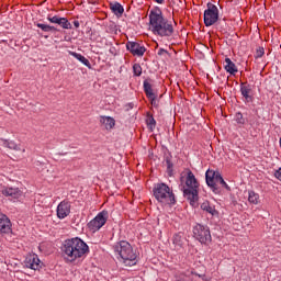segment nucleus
<instances>
[{"label":"nucleus","mask_w":281,"mask_h":281,"mask_svg":"<svg viewBox=\"0 0 281 281\" xmlns=\"http://www.w3.org/2000/svg\"><path fill=\"white\" fill-rule=\"evenodd\" d=\"M201 184L190 168H186L180 172L179 188L183 193L184 199L189 201L192 207L199 205V188Z\"/></svg>","instance_id":"f257e3e1"},{"label":"nucleus","mask_w":281,"mask_h":281,"mask_svg":"<svg viewBox=\"0 0 281 281\" xmlns=\"http://www.w3.org/2000/svg\"><path fill=\"white\" fill-rule=\"evenodd\" d=\"M89 254V245L79 237L64 240L61 244V256L68 262H76Z\"/></svg>","instance_id":"f03ea898"},{"label":"nucleus","mask_w":281,"mask_h":281,"mask_svg":"<svg viewBox=\"0 0 281 281\" xmlns=\"http://www.w3.org/2000/svg\"><path fill=\"white\" fill-rule=\"evenodd\" d=\"M149 27L158 36H172V32H175L172 24L164 19L161 10H151L149 12Z\"/></svg>","instance_id":"7ed1b4c3"},{"label":"nucleus","mask_w":281,"mask_h":281,"mask_svg":"<svg viewBox=\"0 0 281 281\" xmlns=\"http://www.w3.org/2000/svg\"><path fill=\"white\" fill-rule=\"evenodd\" d=\"M113 250L125 267H135L137 265V252L133 249L131 243L126 240L117 241L113 245Z\"/></svg>","instance_id":"20e7f679"},{"label":"nucleus","mask_w":281,"mask_h":281,"mask_svg":"<svg viewBox=\"0 0 281 281\" xmlns=\"http://www.w3.org/2000/svg\"><path fill=\"white\" fill-rule=\"evenodd\" d=\"M153 192L155 199L158 201V203H162V205L172 207V205L177 203V200L175 199V192H172L170 187L164 182L155 184Z\"/></svg>","instance_id":"39448f33"},{"label":"nucleus","mask_w":281,"mask_h":281,"mask_svg":"<svg viewBox=\"0 0 281 281\" xmlns=\"http://www.w3.org/2000/svg\"><path fill=\"white\" fill-rule=\"evenodd\" d=\"M193 238L201 243V245L212 243V233H210V227L203 224H196L193 226Z\"/></svg>","instance_id":"423d86ee"},{"label":"nucleus","mask_w":281,"mask_h":281,"mask_svg":"<svg viewBox=\"0 0 281 281\" xmlns=\"http://www.w3.org/2000/svg\"><path fill=\"white\" fill-rule=\"evenodd\" d=\"M109 221V211H101L93 220L88 223L90 232H100Z\"/></svg>","instance_id":"0eeeda50"},{"label":"nucleus","mask_w":281,"mask_h":281,"mask_svg":"<svg viewBox=\"0 0 281 281\" xmlns=\"http://www.w3.org/2000/svg\"><path fill=\"white\" fill-rule=\"evenodd\" d=\"M206 10L204 11V25L206 27H212L218 21V7L209 2L206 4Z\"/></svg>","instance_id":"6e6552de"},{"label":"nucleus","mask_w":281,"mask_h":281,"mask_svg":"<svg viewBox=\"0 0 281 281\" xmlns=\"http://www.w3.org/2000/svg\"><path fill=\"white\" fill-rule=\"evenodd\" d=\"M205 179H206V184L211 190L216 194L218 193V187H216V183H218L222 179L223 176L221 175V171H214V170H207L205 172Z\"/></svg>","instance_id":"1a4fd4ad"},{"label":"nucleus","mask_w":281,"mask_h":281,"mask_svg":"<svg viewBox=\"0 0 281 281\" xmlns=\"http://www.w3.org/2000/svg\"><path fill=\"white\" fill-rule=\"evenodd\" d=\"M24 266L26 267V269H32L33 271H40L41 269H43V262H41V259L36 254L26 256L24 260Z\"/></svg>","instance_id":"9d476101"},{"label":"nucleus","mask_w":281,"mask_h":281,"mask_svg":"<svg viewBox=\"0 0 281 281\" xmlns=\"http://www.w3.org/2000/svg\"><path fill=\"white\" fill-rule=\"evenodd\" d=\"M71 214V202L64 200L57 205V217L63 220Z\"/></svg>","instance_id":"9b49d317"},{"label":"nucleus","mask_w":281,"mask_h":281,"mask_svg":"<svg viewBox=\"0 0 281 281\" xmlns=\"http://www.w3.org/2000/svg\"><path fill=\"white\" fill-rule=\"evenodd\" d=\"M12 234V222L5 214H0V235Z\"/></svg>","instance_id":"f8f14e48"},{"label":"nucleus","mask_w":281,"mask_h":281,"mask_svg":"<svg viewBox=\"0 0 281 281\" xmlns=\"http://www.w3.org/2000/svg\"><path fill=\"white\" fill-rule=\"evenodd\" d=\"M47 21H49V23L60 25V27H63L64 30H71V23L69 22V20H67V18H60L58 15L52 16V14H48Z\"/></svg>","instance_id":"ddd939ff"},{"label":"nucleus","mask_w":281,"mask_h":281,"mask_svg":"<svg viewBox=\"0 0 281 281\" xmlns=\"http://www.w3.org/2000/svg\"><path fill=\"white\" fill-rule=\"evenodd\" d=\"M126 49L133 54V56H144L146 54V47L139 45L137 42H127Z\"/></svg>","instance_id":"4468645a"},{"label":"nucleus","mask_w":281,"mask_h":281,"mask_svg":"<svg viewBox=\"0 0 281 281\" xmlns=\"http://www.w3.org/2000/svg\"><path fill=\"white\" fill-rule=\"evenodd\" d=\"M144 91L147 95V98L150 100L153 106H159V101H157V95L153 92V86L148 80L144 81Z\"/></svg>","instance_id":"2eb2a0df"},{"label":"nucleus","mask_w":281,"mask_h":281,"mask_svg":"<svg viewBox=\"0 0 281 281\" xmlns=\"http://www.w3.org/2000/svg\"><path fill=\"white\" fill-rule=\"evenodd\" d=\"M2 194L3 196H10L11 199H20L23 192H21L19 188L7 187L2 189Z\"/></svg>","instance_id":"dca6fc26"},{"label":"nucleus","mask_w":281,"mask_h":281,"mask_svg":"<svg viewBox=\"0 0 281 281\" xmlns=\"http://www.w3.org/2000/svg\"><path fill=\"white\" fill-rule=\"evenodd\" d=\"M240 93L246 102H251V100H254V97H251V85L245 82L240 83Z\"/></svg>","instance_id":"f3484780"},{"label":"nucleus","mask_w":281,"mask_h":281,"mask_svg":"<svg viewBox=\"0 0 281 281\" xmlns=\"http://www.w3.org/2000/svg\"><path fill=\"white\" fill-rule=\"evenodd\" d=\"M224 68L227 74H231V76H236V74H238V68L236 67V64H234V61H232L229 57L225 58Z\"/></svg>","instance_id":"a211bd4d"},{"label":"nucleus","mask_w":281,"mask_h":281,"mask_svg":"<svg viewBox=\"0 0 281 281\" xmlns=\"http://www.w3.org/2000/svg\"><path fill=\"white\" fill-rule=\"evenodd\" d=\"M165 166H167L168 177H175V162H172V156H165Z\"/></svg>","instance_id":"6ab92c4d"},{"label":"nucleus","mask_w":281,"mask_h":281,"mask_svg":"<svg viewBox=\"0 0 281 281\" xmlns=\"http://www.w3.org/2000/svg\"><path fill=\"white\" fill-rule=\"evenodd\" d=\"M110 10L115 14V16H122L124 14V7L120 2H111Z\"/></svg>","instance_id":"aec40b11"},{"label":"nucleus","mask_w":281,"mask_h":281,"mask_svg":"<svg viewBox=\"0 0 281 281\" xmlns=\"http://www.w3.org/2000/svg\"><path fill=\"white\" fill-rule=\"evenodd\" d=\"M69 54H70V56H72L74 58H76L77 60H79V63H81L82 65H85V67H88V69H91V63H90L89 59H87V57H85L82 54L76 53V52H70Z\"/></svg>","instance_id":"412c9836"},{"label":"nucleus","mask_w":281,"mask_h":281,"mask_svg":"<svg viewBox=\"0 0 281 281\" xmlns=\"http://www.w3.org/2000/svg\"><path fill=\"white\" fill-rule=\"evenodd\" d=\"M100 122H101V124H104L106 131H111V128H113V126H115V119H113L111 116H101Z\"/></svg>","instance_id":"4be33fe9"},{"label":"nucleus","mask_w":281,"mask_h":281,"mask_svg":"<svg viewBox=\"0 0 281 281\" xmlns=\"http://www.w3.org/2000/svg\"><path fill=\"white\" fill-rule=\"evenodd\" d=\"M248 201L252 205H258L260 203V195L256 193L255 191H249L248 192Z\"/></svg>","instance_id":"5701e85b"},{"label":"nucleus","mask_w":281,"mask_h":281,"mask_svg":"<svg viewBox=\"0 0 281 281\" xmlns=\"http://www.w3.org/2000/svg\"><path fill=\"white\" fill-rule=\"evenodd\" d=\"M2 146L4 148H9L10 150H21V147H19L14 140H8V139H2Z\"/></svg>","instance_id":"b1692460"},{"label":"nucleus","mask_w":281,"mask_h":281,"mask_svg":"<svg viewBox=\"0 0 281 281\" xmlns=\"http://www.w3.org/2000/svg\"><path fill=\"white\" fill-rule=\"evenodd\" d=\"M36 26L40 27L42 32H58V29H56V26H52L49 24L37 23Z\"/></svg>","instance_id":"393cba45"},{"label":"nucleus","mask_w":281,"mask_h":281,"mask_svg":"<svg viewBox=\"0 0 281 281\" xmlns=\"http://www.w3.org/2000/svg\"><path fill=\"white\" fill-rule=\"evenodd\" d=\"M201 209L204 212H207L209 214H212V216H214V214H216V209H214V206L210 205V202L202 203Z\"/></svg>","instance_id":"a878e982"},{"label":"nucleus","mask_w":281,"mask_h":281,"mask_svg":"<svg viewBox=\"0 0 281 281\" xmlns=\"http://www.w3.org/2000/svg\"><path fill=\"white\" fill-rule=\"evenodd\" d=\"M133 72L134 76H142V66L139 64H134Z\"/></svg>","instance_id":"bb28decb"},{"label":"nucleus","mask_w":281,"mask_h":281,"mask_svg":"<svg viewBox=\"0 0 281 281\" xmlns=\"http://www.w3.org/2000/svg\"><path fill=\"white\" fill-rule=\"evenodd\" d=\"M235 122H237V124H245V119L243 117V113L237 112L235 114Z\"/></svg>","instance_id":"cd10ccee"},{"label":"nucleus","mask_w":281,"mask_h":281,"mask_svg":"<svg viewBox=\"0 0 281 281\" xmlns=\"http://www.w3.org/2000/svg\"><path fill=\"white\" fill-rule=\"evenodd\" d=\"M262 56H265V48L258 47L255 53V58H262Z\"/></svg>","instance_id":"c85d7f7f"},{"label":"nucleus","mask_w":281,"mask_h":281,"mask_svg":"<svg viewBox=\"0 0 281 281\" xmlns=\"http://www.w3.org/2000/svg\"><path fill=\"white\" fill-rule=\"evenodd\" d=\"M147 124H148L150 131H153V128H155L157 122L155 121V119L153 116H150Z\"/></svg>","instance_id":"c756f323"},{"label":"nucleus","mask_w":281,"mask_h":281,"mask_svg":"<svg viewBox=\"0 0 281 281\" xmlns=\"http://www.w3.org/2000/svg\"><path fill=\"white\" fill-rule=\"evenodd\" d=\"M217 183L222 184V188H225V190H232V188H229V184H227V182H225V179H221Z\"/></svg>","instance_id":"7c9ffc66"},{"label":"nucleus","mask_w":281,"mask_h":281,"mask_svg":"<svg viewBox=\"0 0 281 281\" xmlns=\"http://www.w3.org/2000/svg\"><path fill=\"white\" fill-rule=\"evenodd\" d=\"M274 177L278 181H281V167L274 171Z\"/></svg>","instance_id":"2f4dec72"},{"label":"nucleus","mask_w":281,"mask_h":281,"mask_svg":"<svg viewBox=\"0 0 281 281\" xmlns=\"http://www.w3.org/2000/svg\"><path fill=\"white\" fill-rule=\"evenodd\" d=\"M164 54H168V50L164 49V48H160L158 50V56H164Z\"/></svg>","instance_id":"473e14b6"},{"label":"nucleus","mask_w":281,"mask_h":281,"mask_svg":"<svg viewBox=\"0 0 281 281\" xmlns=\"http://www.w3.org/2000/svg\"><path fill=\"white\" fill-rule=\"evenodd\" d=\"M74 26H75V27H80V22H79L78 20H75V21H74Z\"/></svg>","instance_id":"72a5a7b5"},{"label":"nucleus","mask_w":281,"mask_h":281,"mask_svg":"<svg viewBox=\"0 0 281 281\" xmlns=\"http://www.w3.org/2000/svg\"><path fill=\"white\" fill-rule=\"evenodd\" d=\"M156 3H164V0H155Z\"/></svg>","instance_id":"f704fd0d"},{"label":"nucleus","mask_w":281,"mask_h":281,"mask_svg":"<svg viewBox=\"0 0 281 281\" xmlns=\"http://www.w3.org/2000/svg\"><path fill=\"white\" fill-rule=\"evenodd\" d=\"M128 106H130L131 109H133V105H132V103H130V104H128Z\"/></svg>","instance_id":"c9c22d12"}]
</instances>
